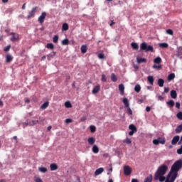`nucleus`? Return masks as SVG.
<instances>
[{
  "label": "nucleus",
  "mask_w": 182,
  "mask_h": 182,
  "mask_svg": "<svg viewBox=\"0 0 182 182\" xmlns=\"http://www.w3.org/2000/svg\"><path fill=\"white\" fill-rule=\"evenodd\" d=\"M178 140H180V136L178 135L175 136L171 141V144L176 146L178 143Z\"/></svg>",
  "instance_id": "obj_9"
},
{
  "label": "nucleus",
  "mask_w": 182,
  "mask_h": 182,
  "mask_svg": "<svg viewBox=\"0 0 182 182\" xmlns=\"http://www.w3.org/2000/svg\"><path fill=\"white\" fill-rule=\"evenodd\" d=\"M86 120V117H83L81 118V122H85Z\"/></svg>",
  "instance_id": "obj_63"
},
{
  "label": "nucleus",
  "mask_w": 182,
  "mask_h": 182,
  "mask_svg": "<svg viewBox=\"0 0 182 182\" xmlns=\"http://www.w3.org/2000/svg\"><path fill=\"white\" fill-rule=\"evenodd\" d=\"M87 52V46L86 45H82L81 46V53H86Z\"/></svg>",
  "instance_id": "obj_20"
},
{
  "label": "nucleus",
  "mask_w": 182,
  "mask_h": 182,
  "mask_svg": "<svg viewBox=\"0 0 182 182\" xmlns=\"http://www.w3.org/2000/svg\"><path fill=\"white\" fill-rule=\"evenodd\" d=\"M131 46L134 50H139V44L137 43H132Z\"/></svg>",
  "instance_id": "obj_19"
},
{
  "label": "nucleus",
  "mask_w": 182,
  "mask_h": 182,
  "mask_svg": "<svg viewBox=\"0 0 182 182\" xmlns=\"http://www.w3.org/2000/svg\"><path fill=\"white\" fill-rule=\"evenodd\" d=\"M48 106H49V102H46L41 105V109L45 110V109H46Z\"/></svg>",
  "instance_id": "obj_27"
},
{
  "label": "nucleus",
  "mask_w": 182,
  "mask_h": 182,
  "mask_svg": "<svg viewBox=\"0 0 182 182\" xmlns=\"http://www.w3.org/2000/svg\"><path fill=\"white\" fill-rule=\"evenodd\" d=\"M46 48H48V49H51V50H53V49L55 48V46H53V43H48V44L46 45Z\"/></svg>",
  "instance_id": "obj_38"
},
{
  "label": "nucleus",
  "mask_w": 182,
  "mask_h": 182,
  "mask_svg": "<svg viewBox=\"0 0 182 182\" xmlns=\"http://www.w3.org/2000/svg\"><path fill=\"white\" fill-rule=\"evenodd\" d=\"M176 77V74L174 73H171L168 76V80L170 82L171 80H173V79Z\"/></svg>",
  "instance_id": "obj_22"
},
{
  "label": "nucleus",
  "mask_w": 182,
  "mask_h": 182,
  "mask_svg": "<svg viewBox=\"0 0 182 182\" xmlns=\"http://www.w3.org/2000/svg\"><path fill=\"white\" fill-rule=\"evenodd\" d=\"M26 8V3H24L21 7V9L25 10Z\"/></svg>",
  "instance_id": "obj_57"
},
{
  "label": "nucleus",
  "mask_w": 182,
  "mask_h": 182,
  "mask_svg": "<svg viewBox=\"0 0 182 182\" xmlns=\"http://www.w3.org/2000/svg\"><path fill=\"white\" fill-rule=\"evenodd\" d=\"M167 170H168V167L166 165H162L159 166L155 173L154 180H159L160 182L166 181V178L164 177V174L167 173Z\"/></svg>",
  "instance_id": "obj_1"
},
{
  "label": "nucleus",
  "mask_w": 182,
  "mask_h": 182,
  "mask_svg": "<svg viewBox=\"0 0 182 182\" xmlns=\"http://www.w3.org/2000/svg\"><path fill=\"white\" fill-rule=\"evenodd\" d=\"M123 103H124L125 107H129V100L127 98L123 99Z\"/></svg>",
  "instance_id": "obj_30"
},
{
  "label": "nucleus",
  "mask_w": 182,
  "mask_h": 182,
  "mask_svg": "<svg viewBox=\"0 0 182 182\" xmlns=\"http://www.w3.org/2000/svg\"><path fill=\"white\" fill-rule=\"evenodd\" d=\"M134 133H136L135 131H130V132H129V136H133V134H134Z\"/></svg>",
  "instance_id": "obj_56"
},
{
  "label": "nucleus",
  "mask_w": 182,
  "mask_h": 182,
  "mask_svg": "<svg viewBox=\"0 0 182 182\" xmlns=\"http://www.w3.org/2000/svg\"><path fill=\"white\" fill-rule=\"evenodd\" d=\"M119 90L120 92V95L123 96V95H124V85L123 84H120L119 85Z\"/></svg>",
  "instance_id": "obj_12"
},
{
  "label": "nucleus",
  "mask_w": 182,
  "mask_h": 182,
  "mask_svg": "<svg viewBox=\"0 0 182 182\" xmlns=\"http://www.w3.org/2000/svg\"><path fill=\"white\" fill-rule=\"evenodd\" d=\"M166 33H168V35H173V30L171 29L166 30Z\"/></svg>",
  "instance_id": "obj_48"
},
{
  "label": "nucleus",
  "mask_w": 182,
  "mask_h": 182,
  "mask_svg": "<svg viewBox=\"0 0 182 182\" xmlns=\"http://www.w3.org/2000/svg\"><path fill=\"white\" fill-rule=\"evenodd\" d=\"M50 168L51 171H55V170H58V164H51L50 165Z\"/></svg>",
  "instance_id": "obj_13"
},
{
  "label": "nucleus",
  "mask_w": 182,
  "mask_h": 182,
  "mask_svg": "<svg viewBox=\"0 0 182 182\" xmlns=\"http://www.w3.org/2000/svg\"><path fill=\"white\" fill-rule=\"evenodd\" d=\"M154 63H156L157 65H160V63H161V58H160V57H156V58L154 60Z\"/></svg>",
  "instance_id": "obj_26"
},
{
  "label": "nucleus",
  "mask_w": 182,
  "mask_h": 182,
  "mask_svg": "<svg viewBox=\"0 0 182 182\" xmlns=\"http://www.w3.org/2000/svg\"><path fill=\"white\" fill-rule=\"evenodd\" d=\"M147 80L150 83V85H151V86L154 85V78L153 77V76L151 75L148 76Z\"/></svg>",
  "instance_id": "obj_16"
},
{
  "label": "nucleus",
  "mask_w": 182,
  "mask_h": 182,
  "mask_svg": "<svg viewBox=\"0 0 182 182\" xmlns=\"http://www.w3.org/2000/svg\"><path fill=\"white\" fill-rule=\"evenodd\" d=\"M13 59H14V57H12V55H11L10 54L6 55V63H11V62H12Z\"/></svg>",
  "instance_id": "obj_11"
},
{
  "label": "nucleus",
  "mask_w": 182,
  "mask_h": 182,
  "mask_svg": "<svg viewBox=\"0 0 182 182\" xmlns=\"http://www.w3.org/2000/svg\"><path fill=\"white\" fill-rule=\"evenodd\" d=\"M112 171H113V168H110L109 169V172L107 173V175L109 176V174H110L112 173Z\"/></svg>",
  "instance_id": "obj_59"
},
{
  "label": "nucleus",
  "mask_w": 182,
  "mask_h": 182,
  "mask_svg": "<svg viewBox=\"0 0 182 182\" xmlns=\"http://www.w3.org/2000/svg\"><path fill=\"white\" fill-rule=\"evenodd\" d=\"M90 130L91 133H95V132H96V127L91 125L90 127Z\"/></svg>",
  "instance_id": "obj_41"
},
{
  "label": "nucleus",
  "mask_w": 182,
  "mask_h": 182,
  "mask_svg": "<svg viewBox=\"0 0 182 182\" xmlns=\"http://www.w3.org/2000/svg\"><path fill=\"white\" fill-rule=\"evenodd\" d=\"M138 63H146L147 60L146 58H137Z\"/></svg>",
  "instance_id": "obj_32"
},
{
  "label": "nucleus",
  "mask_w": 182,
  "mask_h": 182,
  "mask_svg": "<svg viewBox=\"0 0 182 182\" xmlns=\"http://www.w3.org/2000/svg\"><path fill=\"white\" fill-rule=\"evenodd\" d=\"M65 107H67V108H70V107H72V104L70 103V102L67 101V102H65Z\"/></svg>",
  "instance_id": "obj_42"
},
{
  "label": "nucleus",
  "mask_w": 182,
  "mask_h": 182,
  "mask_svg": "<svg viewBox=\"0 0 182 182\" xmlns=\"http://www.w3.org/2000/svg\"><path fill=\"white\" fill-rule=\"evenodd\" d=\"M36 9H38V7H33L31 9V11L27 16V19H32V18L35 17V14H36Z\"/></svg>",
  "instance_id": "obj_5"
},
{
  "label": "nucleus",
  "mask_w": 182,
  "mask_h": 182,
  "mask_svg": "<svg viewBox=\"0 0 182 182\" xmlns=\"http://www.w3.org/2000/svg\"><path fill=\"white\" fill-rule=\"evenodd\" d=\"M178 154H182V145L180 149H177Z\"/></svg>",
  "instance_id": "obj_51"
},
{
  "label": "nucleus",
  "mask_w": 182,
  "mask_h": 182,
  "mask_svg": "<svg viewBox=\"0 0 182 182\" xmlns=\"http://www.w3.org/2000/svg\"><path fill=\"white\" fill-rule=\"evenodd\" d=\"M132 182H139V181L137 179H132Z\"/></svg>",
  "instance_id": "obj_64"
},
{
  "label": "nucleus",
  "mask_w": 182,
  "mask_h": 182,
  "mask_svg": "<svg viewBox=\"0 0 182 182\" xmlns=\"http://www.w3.org/2000/svg\"><path fill=\"white\" fill-rule=\"evenodd\" d=\"M166 105L168 106V107H174V105H175L174 100H171L166 102Z\"/></svg>",
  "instance_id": "obj_18"
},
{
  "label": "nucleus",
  "mask_w": 182,
  "mask_h": 182,
  "mask_svg": "<svg viewBox=\"0 0 182 182\" xmlns=\"http://www.w3.org/2000/svg\"><path fill=\"white\" fill-rule=\"evenodd\" d=\"M152 181H153V176L150 175L149 176L145 178L144 182H151Z\"/></svg>",
  "instance_id": "obj_35"
},
{
  "label": "nucleus",
  "mask_w": 182,
  "mask_h": 182,
  "mask_svg": "<svg viewBox=\"0 0 182 182\" xmlns=\"http://www.w3.org/2000/svg\"><path fill=\"white\" fill-rule=\"evenodd\" d=\"M175 132L177 134H178V133H181V132H182V124L176 127V129H175Z\"/></svg>",
  "instance_id": "obj_23"
},
{
  "label": "nucleus",
  "mask_w": 182,
  "mask_h": 182,
  "mask_svg": "<svg viewBox=\"0 0 182 182\" xmlns=\"http://www.w3.org/2000/svg\"><path fill=\"white\" fill-rule=\"evenodd\" d=\"M98 58H99V59H105V54H103V53H100V54L98 55Z\"/></svg>",
  "instance_id": "obj_47"
},
{
  "label": "nucleus",
  "mask_w": 182,
  "mask_h": 182,
  "mask_svg": "<svg viewBox=\"0 0 182 182\" xmlns=\"http://www.w3.org/2000/svg\"><path fill=\"white\" fill-rule=\"evenodd\" d=\"M111 80L112 82H117V76L114 73H112L111 75Z\"/></svg>",
  "instance_id": "obj_29"
},
{
  "label": "nucleus",
  "mask_w": 182,
  "mask_h": 182,
  "mask_svg": "<svg viewBox=\"0 0 182 182\" xmlns=\"http://www.w3.org/2000/svg\"><path fill=\"white\" fill-rule=\"evenodd\" d=\"M100 91V85L95 86L92 90V94L96 95V93Z\"/></svg>",
  "instance_id": "obj_15"
},
{
  "label": "nucleus",
  "mask_w": 182,
  "mask_h": 182,
  "mask_svg": "<svg viewBox=\"0 0 182 182\" xmlns=\"http://www.w3.org/2000/svg\"><path fill=\"white\" fill-rule=\"evenodd\" d=\"M88 144H90V146H93L95 144V142L96 141V139L95 137H90L87 139Z\"/></svg>",
  "instance_id": "obj_14"
},
{
  "label": "nucleus",
  "mask_w": 182,
  "mask_h": 182,
  "mask_svg": "<svg viewBox=\"0 0 182 182\" xmlns=\"http://www.w3.org/2000/svg\"><path fill=\"white\" fill-rule=\"evenodd\" d=\"M123 143H126L127 144H132V139L127 138L123 141Z\"/></svg>",
  "instance_id": "obj_39"
},
{
  "label": "nucleus",
  "mask_w": 182,
  "mask_h": 182,
  "mask_svg": "<svg viewBox=\"0 0 182 182\" xmlns=\"http://www.w3.org/2000/svg\"><path fill=\"white\" fill-rule=\"evenodd\" d=\"M140 49L141 50H145L146 52H154V48H153V46H149L146 42L141 43Z\"/></svg>",
  "instance_id": "obj_3"
},
{
  "label": "nucleus",
  "mask_w": 182,
  "mask_h": 182,
  "mask_svg": "<svg viewBox=\"0 0 182 182\" xmlns=\"http://www.w3.org/2000/svg\"><path fill=\"white\" fill-rule=\"evenodd\" d=\"M36 124V122L35 120H32L31 122H29L30 126H35Z\"/></svg>",
  "instance_id": "obj_50"
},
{
  "label": "nucleus",
  "mask_w": 182,
  "mask_h": 182,
  "mask_svg": "<svg viewBox=\"0 0 182 182\" xmlns=\"http://www.w3.org/2000/svg\"><path fill=\"white\" fill-rule=\"evenodd\" d=\"M181 168H182V160L179 159L172 165L169 173L172 174V176H175V177H177V176H178V171H180Z\"/></svg>",
  "instance_id": "obj_2"
},
{
  "label": "nucleus",
  "mask_w": 182,
  "mask_h": 182,
  "mask_svg": "<svg viewBox=\"0 0 182 182\" xmlns=\"http://www.w3.org/2000/svg\"><path fill=\"white\" fill-rule=\"evenodd\" d=\"M124 173L125 176H130L132 174V168L129 166H125L124 167Z\"/></svg>",
  "instance_id": "obj_6"
},
{
  "label": "nucleus",
  "mask_w": 182,
  "mask_h": 182,
  "mask_svg": "<svg viewBox=\"0 0 182 182\" xmlns=\"http://www.w3.org/2000/svg\"><path fill=\"white\" fill-rule=\"evenodd\" d=\"M10 49H11V45H9L4 48V52H9Z\"/></svg>",
  "instance_id": "obj_45"
},
{
  "label": "nucleus",
  "mask_w": 182,
  "mask_h": 182,
  "mask_svg": "<svg viewBox=\"0 0 182 182\" xmlns=\"http://www.w3.org/2000/svg\"><path fill=\"white\" fill-rule=\"evenodd\" d=\"M58 41H59V36H54V37L53 38V42L54 43H58Z\"/></svg>",
  "instance_id": "obj_40"
},
{
  "label": "nucleus",
  "mask_w": 182,
  "mask_h": 182,
  "mask_svg": "<svg viewBox=\"0 0 182 182\" xmlns=\"http://www.w3.org/2000/svg\"><path fill=\"white\" fill-rule=\"evenodd\" d=\"M146 112H150V110H151V108L150 107H146Z\"/></svg>",
  "instance_id": "obj_61"
},
{
  "label": "nucleus",
  "mask_w": 182,
  "mask_h": 182,
  "mask_svg": "<svg viewBox=\"0 0 182 182\" xmlns=\"http://www.w3.org/2000/svg\"><path fill=\"white\" fill-rule=\"evenodd\" d=\"M158 85L159 87H163L164 86V80L160 78L158 80Z\"/></svg>",
  "instance_id": "obj_21"
},
{
  "label": "nucleus",
  "mask_w": 182,
  "mask_h": 182,
  "mask_svg": "<svg viewBox=\"0 0 182 182\" xmlns=\"http://www.w3.org/2000/svg\"><path fill=\"white\" fill-rule=\"evenodd\" d=\"M102 82H107V78L106 77V75L105 74L102 75V78H101Z\"/></svg>",
  "instance_id": "obj_43"
},
{
  "label": "nucleus",
  "mask_w": 182,
  "mask_h": 182,
  "mask_svg": "<svg viewBox=\"0 0 182 182\" xmlns=\"http://www.w3.org/2000/svg\"><path fill=\"white\" fill-rule=\"evenodd\" d=\"M176 117H178V119L179 120H182V112H179L177 114H176Z\"/></svg>",
  "instance_id": "obj_44"
},
{
  "label": "nucleus",
  "mask_w": 182,
  "mask_h": 182,
  "mask_svg": "<svg viewBox=\"0 0 182 182\" xmlns=\"http://www.w3.org/2000/svg\"><path fill=\"white\" fill-rule=\"evenodd\" d=\"M92 151L95 153V154H97V153H99V147H97L96 145H94L92 146Z\"/></svg>",
  "instance_id": "obj_28"
},
{
  "label": "nucleus",
  "mask_w": 182,
  "mask_h": 182,
  "mask_svg": "<svg viewBox=\"0 0 182 182\" xmlns=\"http://www.w3.org/2000/svg\"><path fill=\"white\" fill-rule=\"evenodd\" d=\"M171 97L172 99H177V92L174 90L171 91Z\"/></svg>",
  "instance_id": "obj_17"
},
{
  "label": "nucleus",
  "mask_w": 182,
  "mask_h": 182,
  "mask_svg": "<svg viewBox=\"0 0 182 182\" xmlns=\"http://www.w3.org/2000/svg\"><path fill=\"white\" fill-rule=\"evenodd\" d=\"M153 68L158 69L159 70H160V69H161V65H154Z\"/></svg>",
  "instance_id": "obj_46"
},
{
  "label": "nucleus",
  "mask_w": 182,
  "mask_h": 182,
  "mask_svg": "<svg viewBox=\"0 0 182 182\" xmlns=\"http://www.w3.org/2000/svg\"><path fill=\"white\" fill-rule=\"evenodd\" d=\"M134 90L136 92V93H139V92L141 90V87L140 85L137 84L135 85Z\"/></svg>",
  "instance_id": "obj_25"
},
{
  "label": "nucleus",
  "mask_w": 182,
  "mask_h": 182,
  "mask_svg": "<svg viewBox=\"0 0 182 182\" xmlns=\"http://www.w3.org/2000/svg\"><path fill=\"white\" fill-rule=\"evenodd\" d=\"M46 12H43L41 15L38 17V22L42 25L45 22V18H46Z\"/></svg>",
  "instance_id": "obj_7"
},
{
  "label": "nucleus",
  "mask_w": 182,
  "mask_h": 182,
  "mask_svg": "<svg viewBox=\"0 0 182 182\" xmlns=\"http://www.w3.org/2000/svg\"><path fill=\"white\" fill-rule=\"evenodd\" d=\"M114 23H116L113 20H112L109 26H113V25H114Z\"/></svg>",
  "instance_id": "obj_60"
},
{
  "label": "nucleus",
  "mask_w": 182,
  "mask_h": 182,
  "mask_svg": "<svg viewBox=\"0 0 182 182\" xmlns=\"http://www.w3.org/2000/svg\"><path fill=\"white\" fill-rule=\"evenodd\" d=\"M25 102L26 103H31V100H29V99H26Z\"/></svg>",
  "instance_id": "obj_62"
},
{
  "label": "nucleus",
  "mask_w": 182,
  "mask_h": 182,
  "mask_svg": "<svg viewBox=\"0 0 182 182\" xmlns=\"http://www.w3.org/2000/svg\"><path fill=\"white\" fill-rule=\"evenodd\" d=\"M52 53L53 54H49L47 55L48 60H50V59H52V58H53V56H55V55H56V53L55 51H53Z\"/></svg>",
  "instance_id": "obj_33"
},
{
  "label": "nucleus",
  "mask_w": 182,
  "mask_h": 182,
  "mask_svg": "<svg viewBox=\"0 0 182 182\" xmlns=\"http://www.w3.org/2000/svg\"><path fill=\"white\" fill-rule=\"evenodd\" d=\"M69 29V25L66 23L63 24L62 31H68Z\"/></svg>",
  "instance_id": "obj_31"
},
{
  "label": "nucleus",
  "mask_w": 182,
  "mask_h": 182,
  "mask_svg": "<svg viewBox=\"0 0 182 182\" xmlns=\"http://www.w3.org/2000/svg\"><path fill=\"white\" fill-rule=\"evenodd\" d=\"M152 142L153 144H155V146H159V144H165L166 139L163 137H159L157 139H154Z\"/></svg>",
  "instance_id": "obj_4"
},
{
  "label": "nucleus",
  "mask_w": 182,
  "mask_h": 182,
  "mask_svg": "<svg viewBox=\"0 0 182 182\" xmlns=\"http://www.w3.org/2000/svg\"><path fill=\"white\" fill-rule=\"evenodd\" d=\"M176 108L180 109V102H176Z\"/></svg>",
  "instance_id": "obj_55"
},
{
  "label": "nucleus",
  "mask_w": 182,
  "mask_h": 182,
  "mask_svg": "<svg viewBox=\"0 0 182 182\" xmlns=\"http://www.w3.org/2000/svg\"><path fill=\"white\" fill-rule=\"evenodd\" d=\"M62 45L67 46L69 45V39L65 38L62 41Z\"/></svg>",
  "instance_id": "obj_37"
},
{
  "label": "nucleus",
  "mask_w": 182,
  "mask_h": 182,
  "mask_svg": "<svg viewBox=\"0 0 182 182\" xmlns=\"http://www.w3.org/2000/svg\"><path fill=\"white\" fill-rule=\"evenodd\" d=\"M36 182H43L42 179L41 178H36L35 180Z\"/></svg>",
  "instance_id": "obj_54"
},
{
  "label": "nucleus",
  "mask_w": 182,
  "mask_h": 182,
  "mask_svg": "<svg viewBox=\"0 0 182 182\" xmlns=\"http://www.w3.org/2000/svg\"><path fill=\"white\" fill-rule=\"evenodd\" d=\"M127 112L129 113V114H133V111H132V109H130V107H128L127 109Z\"/></svg>",
  "instance_id": "obj_52"
},
{
  "label": "nucleus",
  "mask_w": 182,
  "mask_h": 182,
  "mask_svg": "<svg viewBox=\"0 0 182 182\" xmlns=\"http://www.w3.org/2000/svg\"><path fill=\"white\" fill-rule=\"evenodd\" d=\"M11 41L12 42H15V41H18V39H19V35H18L15 33H11Z\"/></svg>",
  "instance_id": "obj_8"
},
{
  "label": "nucleus",
  "mask_w": 182,
  "mask_h": 182,
  "mask_svg": "<svg viewBox=\"0 0 182 182\" xmlns=\"http://www.w3.org/2000/svg\"><path fill=\"white\" fill-rule=\"evenodd\" d=\"M159 47L163 48H168V44H167L166 43H159Z\"/></svg>",
  "instance_id": "obj_34"
},
{
  "label": "nucleus",
  "mask_w": 182,
  "mask_h": 182,
  "mask_svg": "<svg viewBox=\"0 0 182 182\" xmlns=\"http://www.w3.org/2000/svg\"><path fill=\"white\" fill-rule=\"evenodd\" d=\"M105 171V168H100L96 169L95 172V176H99L100 174H102V173H103Z\"/></svg>",
  "instance_id": "obj_10"
},
{
  "label": "nucleus",
  "mask_w": 182,
  "mask_h": 182,
  "mask_svg": "<svg viewBox=\"0 0 182 182\" xmlns=\"http://www.w3.org/2000/svg\"><path fill=\"white\" fill-rule=\"evenodd\" d=\"M169 90H170L169 88L165 87V88H164V93H168V91H169Z\"/></svg>",
  "instance_id": "obj_58"
},
{
  "label": "nucleus",
  "mask_w": 182,
  "mask_h": 182,
  "mask_svg": "<svg viewBox=\"0 0 182 182\" xmlns=\"http://www.w3.org/2000/svg\"><path fill=\"white\" fill-rule=\"evenodd\" d=\"M129 130H131L132 132H137V127H136V126H134V124H130L129 126Z\"/></svg>",
  "instance_id": "obj_24"
},
{
  "label": "nucleus",
  "mask_w": 182,
  "mask_h": 182,
  "mask_svg": "<svg viewBox=\"0 0 182 182\" xmlns=\"http://www.w3.org/2000/svg\"><path fill=\"white\" fill-rule=\"evenodd\" d=\"M158 100H160L161 102H163V100H164V97H163V96L159 95L158 97Z\"/></svg>",
  "instance_id": "obj_53"
},
{
  "label": "nucleus",
  "mask_w": 182,
  "mask_h": 182,
  "mask_svg": "<svg viewBox=\"0 0 182 182\" xmlns=\"http://www.w3.org/2000/svg\"><path fill=\"white\" fill-rule=\"evenodd\" d=\"M38 171H41V173H46V171H48V168L46 167H40L38 168Z\"/></svg>",
  "instance_id": "obj_36"
},
{
  "label": "nucleus",
  "mask_w": 182,
  "mask_h": 182,
  "mask_svg": "<svg viewBox=\"0 0 182 182\" xmlns=\"http://www.w3.org/2000/svg\"><path fill=\"white\" fill-rule=\"evenodd\" d=\"M73 122V120H72V119L68 118V119H65V123H67L68 124L69 123H72Z\"/></svg>",
  "instance_id": "obj_49"
}]
</instances>
